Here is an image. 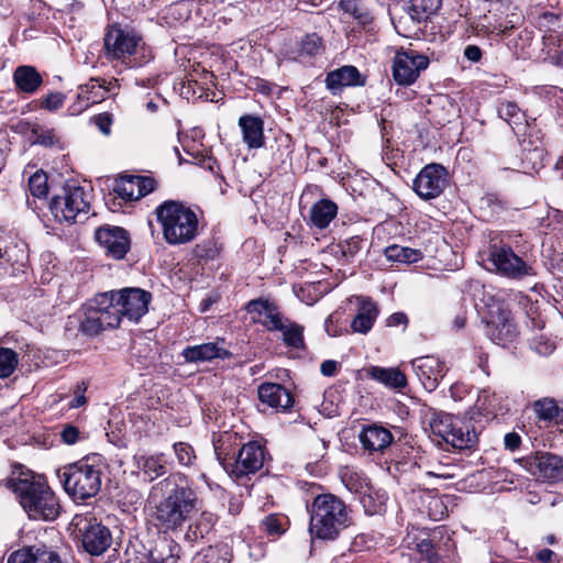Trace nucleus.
I'll list each match as a JSON object with an SVG mask.
<instances>
[{
    "mask_svg": "<svg viewBox=\"0 0 563 563\" xmlns=\"http://www.w3.org/2000/svg\"><path fill=\"white\" fill-rule=\"evenodd\" d=\"M172 481L169 476L153 486L151 498L154 499L156 490L168 488ZM153 503L150 516L154 526L163 532L181 530L192 514L200 509V500L188 485L175 484L166 495Z\"/></svg>",
    "mask_w": 563,
    "mask_h": 563,
    "instance_id": "nucleus-1",
    "label": "nucleus"
},
{
    "mask_svg": "<svg viewBox=\"0 0 563 563\" xmlns=\"http://www.w3.org/2000/svg\"><path fill=\"white\" fill-rule=\"evenodd\" d=\"M11 482L12 489L30 519L53 521L59 516V500L41 477L32 473H21Z\"/></svg>",
    "mask_w": 563,
    "mask_h": 563,
    "instance_id": "nucleus-2",
    "label": "nucleus"
},
{
    "mask_svg": "<svg viewBox=\"0 0 563 563\" xmlns=\"http://www.w3.org/2000/svg\"><path fill=\"white\" fill-rule=\"evenodd\" d=\"M156 220L163 239L168 245L178 246L191 243L198 235L197 213L177 200H166L155 208Z\"/></svg>",
    "mask_w": 563,
    "mask_h": 563,
    "instance_id": "nucleus-3",
    "label": "nucleus"
},
{
    "mask_svg": "<svg viewBox=\"0 0 563 563\" xmlns=\"http://www.w3.org/2000/svg\"><path fill=\"white\" fill-rule=\"evenodd\" d=\"M310 533L318 539L332 540L347 526L349 511L335 495L321 494L310 507Z\"/></svg>",
    "mask_w": 563,
    "mask_h": 563,
    "instance_id": "nucleus-4",
    "label": "nucleus"
},
{
    "mask_svg": "<svg viewBox=\"0 0 563 563\" xmlns=\"http://www.w3.org/2000/svg\"><path fill=\"white\" fill-rule=\"evenodd\" d=\"M57 475L65 492L75 501H84L100 492L102 471L93 459L67 464L58 470Z\"/></svg>",
    "mask_w": 563,
    "mask_h": 563,
    "instance_id": "nucleus-5",
    "label": "nucleus"
},
{
    "mask_svg": "<svg viewBox=\"0 0 563 563\" xmlns=\"http://www.w3.org/2000/svg\"><path fill=\"white\" fill-rule=\"evenodd\" d=\"M91 194L75 181L66 183L60 192L53 196L49 209L58 222H75L80 214L90 210Z\"/></svg>",
    "mask_w": 563,
    "mask_h": 563,
    "instance_id": "nucleus-6",
    "label": "nucleus"
},
{
    "mask_svg": "<svg viewBox=\"0 0 563 563\" xmlns=\"http://www.w3.org/2000/svg\"><path fill=\"white\" fill-rule=\"evenodd\" d=\"M430 429L434 437L456 450L471 449L477 442L475 431L471 430L470 426L463 423L459 418L449 413H434L430 421Z\"/></svg>",
    "mask_w": 563,
    "mask_h": 563,
    "instance_id": "nucleus-7",
    "label": "nucleus"
},
{
    "mask_svg": "<svg viewBox=\"0 0 563 563\" xmlns=\"http://www.w3.org/2000/svg\"><path fill=\"white\" fill-rule=\"evenodd\" d=\"M488 262L496 273L507 278L521 279L536 274L533 267L518 256L508 245H490Z\"/></svg>",
    "mask_w": 563,
    "mask_h": 563,
    "instance_id": "nucleus-8",
    "label": "nucleus"
},
{
    "mask_svg": "<svg viewBox=\"0 0 563 563\" xmlns=\"http://www.w3.org/2000/svg\"><path fill=\"white\" fill-rule=\"evenodd\" d=\"M429 66L428 56L413 48L398 51L393 63V77L398 85H412Z\"/></svg>",
    "mask_w": 563,
    "mask_h": 563,
    "instance_id": "nucleus-9",
    "label": "nucleus"
},
{
    "mask_svg": "<svg viewBox=\"0 0 563 563\" xmlns=\"http://www.w3.org/2000/svg\"><path fill=\"white\" fill-rule=\"evenodd\" d=\"M342 481L349 490L358 495L366 514L375 515L383 510L387 500L386 494L375 489L361 474L346 472Z\"/></svg>",
    "mask_w": 563,
    "mask_h": 563,
    "instance_id": "nucleus-10",
    "label": "nucleus"
},
{
    "mask_svg": "<svg viewBox=\"0 0 563 563\" xmlns=\"http://www.w3.org/2000/svg\"><path fill=\"white\" fill-rule=\"evenodd\" d=\"M487 335L498 345L505 346L517 338V327L511 313L504 305L493 306L488 312Z\"/></svg>",
    "mask_w": 563,
    "mask_h": 563,
    "instance_id": "nucleus-11",
    "label": "nucleus"
},
{
    "mask_svg": "<svg viewBox=\"0 0 563 563\" xmlns=\"http://www.w3.org/2000/svg\"><path fill=\"white\" fill-rule=\"evenodd\" d=\"M141 36L131 29L111 26L104 36V48L110 59H124L136 52Z\"/></svg>",
    "mask_w": 563,
    "mask_h": 563,
    "instance_id": "nucleus-12",
    "label": "nucleus"
},
{
    "mask_svg": "<svg viewBox=\"0 0 563 563\" xmlns=\"http://www.w3.org/2000/svg\"><path fill=\"white\" fill-rule=\"evenodd\" d=\"M446 185V170L440 164H429L417 175L413 189L424 200L433 199L441 195Z\"/></svg>",
    "mask_w": 563,
    "mask_h": 563,
    "instance_id": "nucleus-13",
    "label": "nucleus"
},
{
    "mask_svg": "<svg viewBox=\"0 0 563 563\" xmlns=\"http://www.w3.org/2000/svg\"><path fill=\"white\" fill-rule=\"evenodd\" d=\"M264 457L265 453L263 446L254 441L249 442L240 449L235 462L228 472L235 478L255 474L263 467Z\"/></svg>",
    "mask_w": 563,
    "mask_h": 563,
    "instance_id": "nucleus-14",
    "label": "nucleus"
},
{
    "mask_svg": "<svg viewBox=\"0 0 563 563\" xmlns=\"http://www.w3.org/2000/svg\"><path fill=\"white\" fill-rule=\"evenodd\" d=\"M121 312L129 321H139L148 309L151 294L140 288H124L114 291Z\"/></svg>",
    "mask_w": 563,
    "mask_h": 563,
    "instance_id": "nucleus-15",
    "label": "nucleus"
},
{
    "mask_svg": "<svg viewBox=\"0 0 563 563\" xmlns=\"http://www.w3.org/2000/svg\"><path fill=\"white\" fill-rule=\"evenodd\" d=\"M81 533V545L86 552L91 555H101L112 543V534L108 527L99 522H88L85 520L82 527L81 521L77 522Z\"/></svg>",
    "mask_w": 563,
    "mask_h": 563,
    "instance_id": "nucleus-16",
    "label": "nucleus"
},
{
    "mask_svg": "<svg viewBox=\"0 0 563 563\" xmlns=\"http://www.w3.org/2000/svg\"><path fill=\"white\" fill-rule=\"evenodd\" d=\"M527 471L539 479L559 481L563 476L562 460L552 453H537L525 459Z\"/></svg>",
    "mask_w": 563,
    "mask_h": 563,
    "instance_id": "nucleus-17",
    "label": "nucleus"
},
{
    "mask_svg": "<svg viewBox=\"0 0 563 563\" xmlns=\"http://www.w3.org/2000/svg\"><path fill=\"white\" fill-rule=\"evenodd\" d=\"M96 240L108 256L122 260L130 250L128 232L120 227H103L96 231Z\"/></svg>",
    "mask_w": 563,
    "mask_h": 563,
    "instance_id": "nucleus-18",
    "label": "nucleus"
},
{
    "mask_svg": "<svg viewBox=\"0 0 563 563\" xmlns=\"http://www.w3.org/2000/svg\"><path fill=\"white\" fill-rule=\"evenodd\" d=\"M411 367L427 391H433L445 375V366L438 357L427 355L417 357Z\"/></svg>",
    "mask_w": 563,
    "mask_h": 563,
    "instance_id": "nucleus-19",
    "label": "nucleus"
},
{
    "mask_svg": "<svg viewBox=\"0 0 563 563\" xmlns=\"http://www.w3.org/2000/svg\"><path fill=\"white\" fill-rule=\"evenodd\" d=\"M155 186L148 176H122L115 180L113 191L125 201H134L151 194Z\"/></svg>",
    "mask_w": 563,
    "mask_h": 563,
    "instance_id": "nucleus-20",
    "label": "nucleus"
},
{
    "mask_svg": "<svg viewBox=\"0 0 563 563\" xmlns=\"http://www.w3.org/2000/svg\"><path fill=\"white\" fill-rule=\"evenodd\" d=\"M183 356L185 357L186 362L199 363L211 362L216 358H230L232 353L225 347L224 339L218 338L213 342L187 346L183 351Z\"/></svg>",
    "mask_w": 563,
    "mask_h": 563,
    "instance_id": "nucleus-21",
    "label": "nucleus"
},
{
    "mask_svg": "<svg viewBox=\"0 0 563 563\" xmlns=\"http://www.w3.org/2000/svg\"><path fill=\"white\" fill-rule=\"evenodd\" d=\"M75 325H78V331L82 335L89 338L97 336L107 329L91 302L68 318L66 329L70 330Z\"/></svg>",
    "mask_w": 563,
    "mask_h": 563,
    "instance_id": "nucleus-22",
    "label": "nucleus"
},
{
    "mask_svg": "<svg viewBox=\"0 0 563 563\" xmlns=\"http://www.w3.org/2000/svg\"><path fill=\"white\" fill-rule=\"evenodd\" d=\"M115 296L114 291L103 292L90 301L107 329L119 327L124 319Z\"/></svg>",
    "mask_w": 563,
    "mask_h": 563,
    "instance_id": "nucleus-23",
    "label": "nucleus"
},
{
    "mask_svg": "<svg viewBox=\"0 0 563 563\" xmlns=\"http://www.w3.org/2000/svg\"><path fill=\"white\" fill-rule=\"evenodd\" d=\"M257 393L261 402L271 408L286 411L294 405L290 391L280 384L263 383Z\"/></svg>",
    "mask_w": 563,
    "mask_h": 563,
    "instance_id": "nucleus-24",
    "label": "nucleus"
},
{
    "mask_svg": "<svg viewBox=\"0 0 563 563\" xmlns=\"http://www.w3.org/2000/svg\"><path fill=\"white\" fill-rule=\"evenodd\" d=\"M133 462L139 474L148 483L162 477L167 472V461L163 453L135 454Z\"/></svg>",
    "mask_w": 563,
    "mask_h": 563,
    "instance_id": "nucleus-25",
    "label": "nucleus"
},
{
    "mask_svg": "<svg viewBox=\"0 0 563 563\" xmlns=\"http://www.w3.org/2000/svg\"><path fill=\"white\" fill-rule=\"evenodd\" d=\"M327 88L333 95L339 93L344 87L363 86L365 79L355 66L345 65L330 71L325 78Z\"/></svg>",
    "mask_w": 563,
    "mask_h": 563,
    "instance_id": "nucleus-26",
    "label": "nucleus"
},
{
    "mask_svg": "<svg viewBox=\"0 0 563 563\" xmlns=\"http://www.w3.org/2000/svg\"><path fill=\"white\" fill-rule=\"evenodd\" d=\"M441 0H410V5L405 16H401L399 21L394 22L395 29L400 34L402 24L408 20L413 23L426 22L431 15L435 14L441 8Z\"/></svg>",
    "mask_w": 563,
    "mask_h": 563,
    "instance_id": "nucleus-27",
    "label": "nucleus"
},
{
    "mask_svg": "<svg viewBox=\"0 0 563 563\" xmlns=\"http://www.w3.org/2000/svg\"><path fill=\"white\" fill-rule=\"evenodd\" d=\"M358 440L367 451H384L394 440L391 432L378 424L364 426L358 434Z\"/></svg>",
    "mask_w": 563,
    "mask_h": 563,
    "instance_id": "nucleus-28",
    "label": "nucleus"
},
{
    "mask_svg": "<svg viewBox=\"0 0 563 563\" xmlns=\"http://www.w3.org/2000/svg\"><path fill=\"white\" fill-rule=\"evenodd\" d=\"M532 411L539 428H548L550 424L563 422V409L552 398H542L532 404Z\"/></svg>",
    "mask_w": 563,
    "mask_h": 563,
    "instance_id": "nucleus-29",
    "label": "nucleus"
},
{
    "mask_svg": "<svg viewBox=\"0 0 563 563\" xmlns=\"http://www.w3.org/2000/svg\"><path fill=\"white\" fill-rule=\"evenodd\" d=\"M239 126L249 148H260L264 145V122L260 117L244 114L239 119Z\"/></svg>",
    "mask_w": 563,
    "mask_h": 563,
    "instance_id": "nucleus-30",
    "label": "nucleus"
},
{
    "mask_svg": "<svg viewBox=\"0 0 563 563\" xmlns=\"http://www.w3.org/2000/svg\"><path fill=\"white\" fill-rule=\"evenodd\" d=\"M13 80L19 90L34 93L43 82L42 76L33 66H19L13 73Z\"/></svg>",
    "mask_w": 563,
    "mask_h": 563,
    "instance_id": "nucleus-31",
    "label": "nucleus"
},
{
    "mask_svg": "<svg viewBox=\"0 0 563 563\" xmlns=\"http://www.w3.org/2000/svg\"><path fill=\"white\" fill-rule=\"evenodd\" d=\"M368 376L388 388L401 389L407 386L406 375L395 367L372 366L368 369Z\"/></svg>",
    "mask_w": 563,
    "mask_h": 563,
    "instance_id": "nucleus-32",
    "label": "nucleus"
},
{
    "mask_svg": "<svg viewBox=\"0 0 563 563\" xmlns=\"http://www.w3.org/2000/svg\"><path fill=\"white\" fill-rule=\"evenodd\" d=\"M377 307L371 299H363L357 314L351 321L353 332L366 334L377 318Z\"/></svg>",
    "mask_w": 563,
    "mask_h": 563,
    "instance_id": "nucleus-33",
    "label": "nucleus"
},
{
    "mask_svg": "<svg viewBox=\"0 0 563 563\" xmlns=\"http://www.w3.org/2000/svg\"><path fill=\"white\" fill-rule=\"evenodd\" d=\"M336 213L338 206L333 201L321 199L311 207L310 221L314 227L324 229L335 218Z\"/></svg>",
    "mask_w": 563,
    "mask_h": 563,
    "instance_id": "nucleus-34",
    "label": "nucleus"
},
{
    "mask_svg": "<svg viewBox=\"0 0 563 563\" xmlns=\"http://www.w3.org/2000/svg\"><path fill=\"white\" fill-rule=\"evenodd\" d=\"M158 563H180V545L169 538L161 540L152 550Z\"/></svg>",
    "mask_w": 563,
    "mask_h": 563,
    "instance_id": "nucleus-35",
    "label": "nucleus"
},
{
    "mask_svg": "<svg viewBox=\"0 0 563 563\" xmlns=\"http://www.w3.org/2000/svg\"><path fill=\"white\" fill-rule=\"evenodd\" d=\"M384 254L389 262L401 264L417 263L422 258V252L420 250L397 244L385 247Z\"/></svg>",
    "mask_w": 563,
    "mask_h": 563,
    "instance_id": "nucleus-36",
    "label": "nucleus"
},
{
    "mask_svg": "<svg viewBox=\"0 0 563 563\" xmlns=\"http://www.w3.org/2000/svg\"><path fill=\"white\" fill-rule=\"evenodd\" d=\"M216 522V516L209 511H202L195 522L190 523L186 538L190 541L202 539L209 533Z\"/></svg>",
    "mask_w": 563,
    "mask_h": 563,
    "instance_id": "nucleus-37",
    "label": "nucleus"
},
{
    "mask_svg": "<svg viewBox=\"0 0 563 563\" xmlns=\"http://www.w3.org/2000/svg\"><path fill=\"white\" fill-rule=\"evenodd\" d=\"M282 333L283 342L292 349H300L303 346V327L289 320L288 318L283 323V328L277 330Z\"/></svg>",
    "mask_w": 563,
    "mask_h": 563,
    "instance_id": "nucleus-38",
    "label": "nucleus"
},
{
    "mask_svg": "<svg viewBox=\"0 0 563 563\" xmlns=\"http://www.w3.org/2000/svg\"><path fill=\"white\" fill-rule=\"evenodd\" d=\"M339 8L364 25L371 23L373 20L372 14L364 5L363 0H341L339 2Z\"/></svg>",
    "mask_w": 563,
    "mask_h": 563,
    "instance_id": "nucleus-39",
    "label": "nucleus"
},
{
    "mask_svg": "<svg viewBox=\"0 0 563 563\" xmlns=\"http://www.w3.org/2000/svg\"><path fill=\"white\" fill-rule=\"evenodd\" d=\"M288 518L278 514H271L261 521V529L268 537L279 538L287 530Z\"/></svg>",
    "mask_w": 563,
    "mask_h": 563,
    "instance_id": "nucleus-40",
    "label": "nucleus"
},
{
    "mask_svg": "<svg viewBox=\"0 0 563 563\" xmlns=\"http://www.w3.org/2000/svg\"><path fill=\"white\" fill-rule=\"evenodd\" d=\"M85 93L89 96L92 104L99 103L107 98L109 92H112V88L106 86V79L90 78V80L81 85Z\"/></svg>",
    "mask_w": 563,
    "mask_h": 563,
    "instance_id": "nucleus-41",
    "label": "nucleus"
},
{
    "mask_svg": "<svg viewBox=\"0 0 563 563\" xmlns=\"http://www.w3.org/2000/svg\"><path fill=\"white\" fill-rule=\"evenodd\" d=\"M233 438L234 435L229 432H223L212 438L214 453L225 471H228L227 455L229 454V448Z\"/></svg>",
    "mask_w": 563,
    "mask_h": 563,
    "instance_id": "nucleus-42",
    "label": "nucleus"
},
{
    "mask_svg": "<svg viewBox=\"0 0 563 563\" xmlns=\"http://www.w3.org/2000/svg\"><path fill=\"white\" fill-rule=\"evenodd\" d=\"M274 303L264 299L251 300L246 309L252 314L253 321L261 323L265 328V321H267L268 311H271Z\"/></svg>",
    "mask_w": 563,
    "mask_h": 563,
    "instance_id": "nucleus-43",
    "label": "nucleus"
},
{
    "mask_svg": "<svg viewBox=\"0 0 563 563\" xmlns=\"http://www.w3.org/2000/svg\"><path fill=\"white\" fill-rule=\"evenodd\" d=\"M274 303L264 299L251 300L246 309L252 314L253 321L261 323L265 328V321H267L268 311H271Z\"/></svg>",
    "mask_w": 563,
    "mask_h": 563,
    "instance_id": "nucleus-44",
    "label": "nucleus"
},
{
    "mask_svg": "<svg viewBox=\"0 0 563 563\" xmlns=\"http://www.w3.org/2000/svg\"><path fill=\"white\" fill-rule=\"evenodd\" d=\"M18 354L8 347H0V378L9 377L18 366Z\"/></svg>",
    "mask_w": 563,
    "mask_h": 563,
    "instance_id": "nucleus-45",
    "label": "nucleus"
},
{
    "mask_svg": "<svg viewBox=\"0 0 563 563\" xmlns=\"http://www.w3.org/2000/svg\"><path fill=\"white\" fill-rule=\"evenodd\" d=\"M35 563H62L59 554L43 543L30 545Z\"/></svg>",
    "mask_w": 563,
    "mask_h": 563,
    "instance_id": "nucleus-46",
    "label": "nucleus"
},
{
    "mask_svg": "<svg viewBox=\"0 0 563 563\" xmlns=\"http://www.w3.org/2000/svg\"><path fill=\"white\" fill-rule=\"evenodd\" d=\"M29 188L34 197H46L48 192L47 175L43 170L35 172L29 179Z\"/></svg>",
    "mask_w": 563,
    "mask_h": 563,
    "instance_id": "nucleus-47",
    "label": "nucleus"
},
{
    "mask_svg": "<svg viewBox=\"0 0 563 563\" xmlns=\"http://www.w3.org/2000/svg\"><path fill=\"white\" fill-rule=\"evenodd\" d=\"M177 462L181 466H191L196 460L194 448L187 442H176L173 445Z\"/></svg>",
    "mask_w": 563,
    "mask_h": 563,
    "instance_id": "nucleus-48",
    "label": "nucleus"
},
{
    "mask_svg": "<svg viewBox=\"0 0 563 563\" xmlns=\"http://www.w3.org/2000/svg\"><path fill=\"white\" fill-rule=\"evenodd\" d=\"M32 137L34 144L43 146H52L58 142L54 130L42 126H36L32 130Z\"/></svg>",
    "mask_w": 563,
    "mask_h": 563,
    "instance_id": "nucleus-49",
    "label": "nucleus"
},
{
    "mask_svg": "<svg viewBox=\"0 0 563 563\" xmlns=\"http://www.w3.org/2000/svg\"><path fill=\"white\" fill-rule=\"evenodd\" d=\"M479 208L482 210H488V216L492 217L498 214L504 209V206L496 195L487 194L481 198Z\"/></svg>",
    "mask_w": 563,
    "mask_h": 563,
    "instance_id": "nucleus-50",
    "label": "nucleus"
},
{
    "mask_svg": "<svg viewBox=\"0 0 563 563\" xmlns=\"http://www.w3.org/2000/svg\"><path fill=\"white\" fill-rule=\"evenodd\" d=\"M92 106L89 96H87L81 86L78 88L76 100L69 106L68 111L71 115H79L86 109Z\"/></svg>",
    "mask_w": 563,
    "mask_h": 563,
    "instance_id": "nucleus-51",
    "label": "nucleus"
},
{
    "mask_svg": "<svg viewBox=\"0 0 563 563\" xmlns=\"http://www.w3.org/2000/svg\"><path fill=\"white\" fill-rule=\"evenodd\" d=\"M287 318H285L278 308L273 305L271 311H268L267 321H265V328L268 331H277L278 329L283 328V323L285 322Z\"/></svg>",
    "mask_w": 563,
    "mask_h": 563,
    "instance_id": "nucleus-52",
    "label": "nucleus"
},
{
    "mask_svg": "<svg viewBox=\"0 0 563 563\" xmlns=\"http://www.w3.org/2000/svg\"><path fill=\"white\" fill-rule=\"evenodd\" d=\"M92 122L96 124L98 130L106 136L111 134V125L113 123V117L109 112H103L95 115Z\"/></svg>",
    "mask_w": 563,
    "mask_h": 563,
    "instance_id": "nucleus-53",
    "label": "nucleus"
},
{
    "mask_svg": "<svg viewBox=\"0 0 563 563\" xmlns=\"http://www.w3.org/2000/svg\"><path fill=\"white\" fill-rule=\"evenodd\" d=\"M8 563H35L34 555H32V549L24 547L10 554Z\"/></svg>",
    "mask_w": 563,
    "mask_h": 563,
    "instance_id": "nucleus-54",
    "label": "nucleus"
},
{
    "mask_svg": "<svg viewBox=\"0 0 563 563\" xmlns=\"http://www.w3.org/2000/svg\"><path fill=\"white\" fill-rule=\"evenodd\" d=\"M519 107L511 101L500 102L498 106V115L500 119L505 120L507 123L510 119L519 111Z\"/></svg>",
    "mask_w": 563,
    "mask_h": 563,
    "instance_id": "nucleus-55",
    "label": "nucleus"
},
{
    "mask_svg": "<svg viewBox=\"0 0 563 563\" xmlns=\"http://www.w3.org/2000/svg\"><path fill=\"white\" fill-rule=\"evenodd\" d=\"M514 133L517 135L525 134L527 128L526 114L519 110L508 122Z\"/></svg>",
    "mask_w": 563,
    "mask_h": 563,
    "instance_id": "nucleus-56",
    "label": "nucleus"
},
{
    "mask_svg": "<svg viewBox=\"0 0 563 563\" xmlns=\"http://www.w3.org/2000/svg\"><path fill=\"white\" fill-rule=\"evenodd\" d=\"M363 240L360 236H352L342 246L343 254L349 257L355 256L362 249Z\"/></svg>",
    "mask_w": 563,
    "mask_h": 563,
    "instance_id": "nucleus-57",
    "label": "nucleus"
},
{
    "mask_svg": "<svg viewBox=\"0 0 563 563\" xmlns=\"http://www.w3.org/2000/svg\"><path fill=\"white\" fill-rule=\"evenodd\" d=\"M79 429L73 424H66L60 431V438L64 443L71 445L79 439Z\"/></svg>",
    "mask_w": 563,
    "mask_h": 563,
    "instance_id": "nucleus-58",
    "label": "nucleus"
},
{
    "mask_svg": "<svg viewBox=\"0 0 563 563\" xmlns=\"http://www.w3.org/2000/svg\"><path fill=\"white\" fill-rule=\"evenodd\" d=\"M65 100V96L62 92H52L46 96L43 101V106L45 109L54 111L59 109Z\"/></svg>",
    "mask_w": 563,
    "mask_h": 563,
    "instance_id": "nucleus-59",
    "label": "nucleus"
},
{
    "mask_svg": "<svg viewBox=\"0 0 563 563\" xmlns=\"http://www.w3.org/2000/svg\"><path fill=\"white\" fill-rule=\"evenodd\" d=\"M477 402L483 410L492 412L496 409V395H489L488 390H483L478 396Z\"/></svg>",
    "mask_w": 563,
    "mask_h": 563,
    "instance_id": "nucleus-60",
    "label": "nucleus"
},
{
    "mask_svg": "<svg viewBox=\"0 0 563 563\" xmlns=\"http://www.w3.org/2000/svg\"><path fill=\"white\" fill-rule=\"evenodd\" d=\"M320 46L321 38L316 34L308 35L302 43V49L309 55L318 54Z\"/></svg>",
    "mask_w": 563,
    "mask_h": 563,
    "instance_id": "nucleus-61",
    "label": "nucleus"
},
{
    "mask_svg": "<svg viewBox=\"0 0 563 563\" xmlns=\"http://www.w3.org/2000/svg\"><path fill=\"white\" fill-rule=\"evenodd\" d=\"M142 493L135 488H126L122 492L123 503L130 506L140 505L142 501Z\"/></svg>",
    "mask_w": 563,
    "mask_h": 563,
    "instance_id": "nucleus-62",
    "label": "nucleus"
},
{
    "mask_svg": "<svg viewBox=\"0 0 563 563\" xmlns=\"http://www.w3.org/2000/svg\"><path fill=\"white\" fill-rule=\"evenodd\" d=\"M417 549L430 563L434 562L435 553L430 540L423 539L417 544Z\"/></svg>",
    "mask_w": 563,
    "mask_h": 563,
    "instance_id": "nucleus-63",
    "label": "nucleus"
},
{
    "mask_svg": "<svg viewBox=\"0 0 563 563\" xmlns=\"http://www.w3.org/2000/svg\"><path fill=\"white\" fill-rule=\"evenodd\" d=\"M85 390H86L85 384H80L76 387L75 397L70 401L69 408H79L87 402V398L84 395Z\"/></svg>",
    "mask_w": 563,
    "mask_h": 563,
    "instance_id": "nucleus-64",
    "label": "nucleus"
}]
</instances>
